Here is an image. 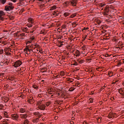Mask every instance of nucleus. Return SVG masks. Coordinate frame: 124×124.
Masks as SVG:
<instances>
[{"mask_svg": "<svg viewBox=\"0 0 124 124\" xmlns=\"http://www.w3.org/2000/svg\"><path fill=\"white\" fill-rule=\"evenodd\" d=\"M24 124H29V121L28 120H25L24 121Z\"/></svg>", "mask_w": 124, "mask_h": 124, "instance_id": "53", "label": "nucleus"}, {"mask_svg": "<svg viewBox=\"0 0 124 124\" xmlns=\"http://www.w3.org/2000/svg\"><path fill=\"white\" fill-rule=\"evenodd\" d=\"M25 33H22L20 34V36H25Z\"/></svg>", "mask_w": 124, "mask_h": 124, "instance_id": "56", "label": "nucleus"}, {"mask_svg": "<svg viewBox=\"0 0 124 124\" xmlns=\"http://www.w3.org/2000/svg\"><path fill=\"white\" fill-rule=\"evenodd\" d=\"M62 29H66V25H63L62 26Z\"/></svg>", "mask_w": 124, "mask_h": 124, "instance_id": "50", "label": "nucleus"}, {"mask_svg": "<svg viewBox=\"0 0 124 124\" xmlns=\"http://www.w3.org/2000/svg\"><path fill=\"white\" fill-rule=\"evenodd\" d=\"M9 79L11 80V81H13V80L15 79V78L14 77H10Z\"/></svg>", "mask_w": 124, "mask_h": 124, "instance_id": "29", "label": "nucleus"}, {"mask_svg": "<svg viewBox=\"0 0 124 124\" xmlns=\"http://www.w3.org/2000/svg\"><path fill=\"white\" fill-rule=\"evenodd\" d=\"M24 52H25L26 54H29V50H25L24 49Z\"/></svg>", "mask_w": 124, "mask_h": 124, "instance_id": "62", "label": "nucleus"}, {"mask_svg": "<svg viewBox=\"0 0 124 124\" xmlns=\"http://www.w3.org/2000/svg\"><path fill=\"white\" fill-rule=\"evenodd\" d=\"M75 53L76 54V57H79V56L81 55V53H80V51L78 50H76Z\"/></svg>", "mask_w": 124, "mask_h": 124, "instance_id": "13", "label": "nucleus"}, {"mask_svg": "<svg viewBox=\"0 0 124 124\" xmlns=\"http://www.w3.org/2000/svg\"><path fill=\"white\" fill-rule=\"evenodd\" d=\"M60 75L61 76H63L64 75V72L62 71L60 72Z\"/></svg>", "mask_w": 124, "mask_h": 124, "instance_id": "38", "label": "nucleus"}, {"mask_svg": "<svg viewBox=\"0 0 124 124\" xmlns=\"http://www.w3.org/2000/svg\"><path fill=\"white\" fill-rule=\"evenodd\" d=\"M34 115L35 116H38V118H41V115H39V112H34Z\"/></svg>", "mask_w": 124, "mask_h": 124, "instance_id": "19", "label": "nucleus"}, {"mask_svg": "<svg viewBox=\"0 0 124 124\" xmlns=\"http://www.w3.org/2000/svg\"><path fill=\"white\" fill-rule=\"evenodd\" d=\"M23 31H24V32H26L27 33H30V31H29V29H28L27 27H23L22 29Z\"/></svg>", "mask_w": 124, "mask_h": 124, "instance_id": "9", "label": "nucleus"}, {"mask_svg": "<svg viewBox=\"0 0 124 124\" xmlns=\"http://www.w3.org/2000/svg\"><path fill=\"white\" fill-rule=\"evenodd\" d=\"M39 118L40 117H37V118H35V119H33L32 120L33 123H38L39 122Z\"/></svg>", "mask_w": 124, "mask_h": 124, "instance_id": "17", "label": "nucleus"}, {"mask_svg": "<svg viewBox=\"0 0 124 124\" xmlns=\"http://www.w3.org/2000/svg\"><path fill=\"white\" fill-rule=\"evenodd\" d=\"M27 26H28V28H31V27H32V24H28Z\"/></svg>", "mask_w": 124, "mask_h": 124, "instance_id": "48", "label": "nucleus"}, {"mask_svg": "<svg viewBox=\"0 0 124 124\" xmlns=\"http://www.w3.org/2000/svg\"><path fill=\"white\" fill-rule=\"evenodd\" d=\"M32 42V41H31V40L30 41H29L28 42H27L26 45L27 46H29V47H31V46L30 45V44H31Z\"/></svg>", "mask_w": 124, "mask_h": 124, "instance_id": "20", "label": "nucleus"}, {"mask_svg": "<svg viewBox=\"0 0 124 124\" xmlns=\"http://www.w3.org/2000/svg\"><path fill=\"white\" fill-rule=\"evenodd\" d=\"M43 101V100H42L41 101H39L37 102V110H45V108H46V106L45 105L43 104V103H42Z\"/></svg>", "mask_w": 124, "mask_h": 124, "instance_id": "1", "label": "nucleus"}, {"mask_svg": "<svg viewBox=\"0 0 124 124\" xmlns=\"http://www.w3.org/2000/svg\"><path fill=\"white\" fill-rule=\"evenodd\" d=\"M34 46H35V47L34 48V49H35L36 48H39V45L37 44H35L34 45Z\"/></svg>", "mask_w": 124, "mask_h": 124, "instance_id": "30", "label": "nucleus"}, {"mask_svg": "<svg viewBox=\"0 0 124 124\" xmlns=\"http://www.w3.org/2000/svg\"><path fill=\"white\" fill-rule=\"evenodd\" d=\"M114 73H113L112 72H108V75L109 76V77H112V76H113V74Z\"/></svg>", "mask_w": 124, "mask_h": 124, "instance_id": "26", "label": "nucleus"}, {"mask_svg": "<svg viewBox=\"0 0 124 124\" xmlns=\"http://www.w3.org/2000/svg\"><path fill=\"white\" fill-rule=\"evenodd\" d=\"M11 117L13 120H18V118H19V116L17 114H12Z\"/></svg>", "mask_w": 124, "mask_h": 124, "instance_id": "6", "label": "nucleus"}, {"mask_svg": "<svg viewBox=\"0 0 124 124\" xmlns=\"http://www.w3.org/2000/svg\"><path fill=\"white\" fill-rule=\"evenodd\" d=\"M5 2H6V0H1V3H2V4H4V3H5Z\"/></svg>", "mask_w": 124, "mask_h": 124, "instance_id": "42", "label": "nucleus"}, {"mask_svg": "<svg viewBox=\"0 0 124 124\" xmlns=\"http://www.w3.org/2000/svg\"><path fill=\"white\" fill-rule=\"evenodd\" d=\"M25 112H26V110L25 109V108H20L19 110V113H25Z\"/></svg>", "mask_w": 124, "mask_h": 124, "instance_id": "21", "label": "nucleus"}, {"mask_svg": "<svg viewBox=\"0 0 124 124\" xmlns=\"http://www.w3.org/2000/svg\"><path fill=\"white\" fill-rule=\"evenodd\" d=\"M3 15H5L4 12L3 11H0V17H2Z\"/></svg>", "mask_w": 124, "mask_h": 124, "instance_id": "23", "label": "nucleus"}, {"mask_svg": "<svg viewBox=\"0 0 124 124\" xmlns=\"http://www.w3.org/2000/svg\"><path fill=\"white\" fill-rule=\"evenodd\" d=\"M89 101L90 103H93V98H90L89 99Z\"/></svg>", "mask_w": 124, "mask_h": 124, "instance_id": "33", "label": "nucleus"}, {"mask_svg": "<svg viewBox=\"0 0 124 124\" xmlns=\"http://www.w3.org/2000/svg\"><path fill=\"white\" fill-rule=\"evenodd\" d=\"M109 11H110L109 7L106 6L104 10V15H108Z\"/></svg>", "mask_w": 124, "mask_h": 124, "instance_id": "3", "label": "nucleus"}, {"mask_svg": "<svg viewBox=\"0 0 124 124\" xmlns=\"http://www.w3.org/2000/svg\"><path fill=\"white\" fill-rule=\"evenodd\" d=\"M84 62H85V60L82 59H80V60H79V63L82 64L84 63Z\"/></svg>", "mask_w": 124, "mask_h": 124, "instance_id": "32", "label": "nucleus"}, {"mask_svg": "<svg viewBox=\"0 0 124 124\" xmlns=\"http://www.w3.org/2000/svg\"><path fill=\"white\" fill-rule=\"evenodd\" d=\"M81 49L82 50H83V51H86L87 47H86V46L83 45L82 47H81Z\"/></svg>", "mask_w": 124, "mask_h": 124, "instance_id": "24", "label": "nucleus"}, {"mask_svg": "<svg viewBox=\"0 0 124 124\" xmlns=\"http://www.w3.org/2000/svg\"><path fill=\"white\" fill-rule=\"evenodd\" d=\"M72 65H78V62H77L76 61H75L72 64Z\"/></svg>", "mask_w": 124, "mask_h": 124, "instance_id": "35", "label": "nucleus"}, {"mask_svg": "<svg viewBox=\"0 0 124 124\" xmlns=\"http://www.w3.org/2000/svg\"><path fill=\"white\" fill-rule=\"evenodd\" d=\"M97 121L98 123H100V122L101 121V118H98Z\"/></svg>", "mask_w": 124, "mask_h": 124, "instance_id": "60", "label": "nucleus"}, {"mask_svg": "<svg viewBox=\"0 0 124 124\" xmlns=\"http://www.w3.org/2000/svg\"><path fill=\"white\" fill-rule=\"evenodd\" d=\"M33 88L35 90H37L38 89V86H37V85H33Z\"/></svg>", "mask_w": 124, "mask_h": 124, "instance_id": "43", "label": "nucleus"}, {"mask_svg": "<svg viewBox=\"0 0 124 124\" xmlns=\"http://www.w3.org/2000/svg\"><path fill=\"white\" fill-rule=\"evenodd\" d=\"M9 18H10V20H13L14 19V16H9Z\"/></svg>", "mask_w": 124, "mask_h": 124, "instance_id": "51", "label": "nucleus"}, {"mask_svg": "<svg viewBox=\"0 0 124 124\" xmlns=\"http://www.w3.org/2000/svg\"><path fill=\"white\" fill-rule=\"evenodd\" d=\"M4 115L6 118H8V116L7 115V112H4Z\"/></svg>", "mask_w": 124, "mask_h": 124, "instance_id": "44", "label": "nucleus"}, {"mask_svg": "<svg viewBox=\"0 0 124 124\" xmlns=\"http://www.w3.org/2000/svg\"><path fill=\"white\" fill-rule=\"evenodd\" d=\"M10 48H9V47H8V48H5V49H4V51H9V50H10Z\"/></svg>", "mask_w": 124, "mask_h": 124, "instance_id": "52", "label": "nucleus"}, {"mask_svg": "<svg viewBox=\"0 0 124 124\" xmlns=\"http://www.w3.org/2000/svg\"><path fill=\"white\" fill-rule=\"evenodd\" d=\"M115 116H116V113H113L112 112H110L109 114L108 117L111 118H114L115 117Z\"/></svg>", "mask_w": 124, "mask_h": 124, "instance_id": "14", "label": "nucleus"}, {"mask_svg": "<svg viewBox=\"0 0 124 124\" xmlns=\"http://www.w3.org/2000/svg\"><path fill=\"white\" fill-rule=\"evenodd\" d=\"M100 7L102 8V10H103V7H104L105 6H106V4H105V3H100L99 4Z\"/></svg>", "mask_w": 124, "mask_h": 124, "instance_id": "12", "label": "nucleus"}, {"mask_svg": "<svg viewBox=\"0 0 124 124\" xmlns=\"http://www.w3.org/2000/svg\"><path fill=\"white\" fill-rule=\"evenodd\" d=\"M64 43V42H63V41L61 42V41H60V43L61 44L60 47H62V45H64V44H63Z\"/></svg>", "mask_w": 124, "mask_h": 124, "instance_id": "39", "label": "nucleus"}, {"mask_svg": "<svg viewBox=\"0 0 124 124\" xmlns=\"http://www.w3.org/2000/svg\"><path fill=\"white\" fill-rule=\"evenodd\" d=\"M20 119H27V118H28V114H21L20 115Z\"/></svg>", "mask_w": 124, "mask_h": 124, "instance_id": "7", "label": "nucleus"}, {"mask_svg": "<svg viewBox=\"0 0 124 124\" xmlns=\"http://www.w3.org/2000/svg\"><path fill=\"white\" fill-rule=\"evenodd\" d=\"M5 10H6V11H10V9L9 8V7L8 6H6L5 7Z\"/></svg>", "mask_w": 124, "mask_h": 124, "instance_id": "22", "label": "nucleus"}, {"mask_svg": "<svg viewBox=\"0 0 124 124\" xmlns=\"http://www.w3.org/2000/svg\"><path fill=\"white\" fill-rule=\"evenodd\" d=\"M46 106H49V105H50V104H51V103L47 102V103H46Z\"/></svg>", "mask_w": 124, "mask_h": 124, "instance_id": "58", "label": "nucleus"}, {"mask_svg": "<svg viewBox=\"0 0 124 124\" xmlns=\"http://www.w3.org/2000/svg\"><path fill=\"white\" fill-rule=\"evenodd\" d=\"M3 109V105L1 104L0 105V110H2Z\"/></svg>", "mask_w": 124, "mask_h": 124, "instance_id": "45", "label": "nucleus"}, {"mask_svg": "<svg viewBox=\"0 0 124 124\" xmlns=\"http://www.w3.org/2000/svg\"><path fill=\"white\" fill-rule=\"evenodd\" d=\"M24 11H25V9L24 8L21 9L20 10V12L21 13H23V12H24Z\"/></svg>", "mask_w": 124, "mask_h": 124, "instance_id": "57", "label": "nucleus"}, {"mask_svg": "<svg viewBox=\"0 0 124 124\" xmlns=\"http://www.w3.org/2000/svg\"><path fill=\"white\" fill-rule=\"evenodd\" d=\"M30 46H26V48H25V51H28L29 52V54L31 53V52H32V49H30Z\"/></svg>", "mask_w": 124, "mask_h": 124, "instance_id": "11", "label": "nucleus"}, {"mask_svg": "<svg viewBox=\"0 0 124 124\" xmlns=\"http://www.w3.org/2000/svg\"><path fill=\"white\" fill-rule=\"evenodd\" d=\"M3 54V49H0V54Z\"/></svg>", "mask_w": 124, "mask_h": 124, "instance_id": "54", "label": "nucleus"}, {"mask_svg": "<svg viewBox=\"0 0 124 124\" xmlns=\"http://www.w3.org/2000/svg\"><path fill=\"white\" fill-rule=\"evenodd\" d=\"M111 55H108V54H106L105 55V57H106V58H110V57H111Z\"/></svg>", "mask_w": 124, "mask_h": 124, "instance_id": "40", "label": "nucleus"}, {"mask_svg": "<svg viewBox=\"0 0 124 124\" xmlns=\"http://www.w3.org/2000/svg\"><path fill=\"white\" fill-rule=\"evenodd\" d=\"M18 5H19V6H21V5H24V4H23V1H21V2L19 3H18Z\"/></svg>", "mask_w": 124, "mask_h": 124, "instance_id": "49", "label": "nucleus"}, {"mask_svg": "<svg viewBox=\"0 0 124 124\" xmlns=\"http://www.w3.org/2000/svg\"><path fill=\"white\" fill-rule=\"evenodd\" d=\"M76 16V14H74L70 16V18H74Z\"/></svg>", "mask_w": 124, "mask_h": 124, "instance_id": "41", "label": "nucleus"}, {"mask_svg": "<svg viewBox=\"0 0 124 124\" xmlns=\"http://www.w3.org/2000/svg\"><path fill=\"white\" fill-rule=\"evenodd\" d=\"M0 20H1V21H3V20H4V18L1 16L0 17Z\"/></svg>", "mask_w": 124, "mask_h": 124, "instance_id": "61", "label": "nucleus"}, {"mask_svg": "<svg viewBox=\"0 0 124 124\" xmlns=\"http://www.w3.org/2000/svg\"><path fill=\"white\" fill-rule=\"evenodd\" d=\"M13 4H12V3H11V2L8 3V5H9V6H13Z\"/></svg>", "mask_w": 124, "mask_h": 124, "instance_id": "63", "label": "nucleus"}, {"mask_svg": "<svg viewBox=\"0 0 124 124\" xmlns=\"http://www.w3.org/2000/svg\"><path fill=\"white\" fill-rule=\"evenodd\" d=\"M55 9H57V6L54 5L52 6H51L50 8V10L52 11V10H55Z\"/></svg>", "mask_w": 124, "mask_h": 124, "instance_id": "18", "label": "nucleus"}, {"mask_svg": "<svg viewBox=\"0 0 124 124\" xmlns=\"http://www.w3.org/2000/svg\"><path fill=\"white\" fill-rule=\"evenodd\" d=\"M51 0H38L39 1H40L41 3H47Z\"/></svg>", "mask_w": 124, "mask_h": 124, "instance_id": "8", "label": "nucleus"}, {"mask_svg": "<svg viewBox=\"0 0 124 124\" xmlns=\"http://www.w3.org/2000/svg\"><path fill=\"white\" fill-rule=\"evenodd\" d=\"M69 16V13H64V16L65 17H67V16Z\"/></svg>", "mask_w": 124, "mask_h": 124, "instance_id": "36", "label": "nucleus"}, {"mask_svg": "<svg viewBox=\"0 0 124 124\" xmlns=\"http://www.w3.org/2000/svg\"><path fill=\"white\" fill-rule=\"evenodd\" d=\"M66 4L68 5H72V6H76L77 5V3H78V0H71L70 1H68L65 2Z\"/></svg>", "mask_w": 124, "mask_h": 124, "instance_id": "2", "label": "nucleus"}, {"mask_svg": "<svg viewBox=\"0 0 124 124\" xmlns=\"http://www.w3.org/2000/svg\"><path fill=\"white\" fill-rule=\"evenodd\" d=\"M55 93V89L50 88L47 91V93H49V94H53Z\"/></svg>", "mask_w": 124, "mask_h": 124, "instance_id": "5", "label": "nucleus"}, {"mask_svg": "<svg viewBox=\"0 0 124 124\" xmlns=\"http://www.w3.org/2000/svg\"><path fill=\"white\" fill-rule=\"evenodd\" d=\"M35 39V36H32L30 38V40L32 41L33 40H34Z\"/></svg>", "mask_w": 124, "mask_h": 124, "instance_id": "28", "label": "nucleus"}, {"mask_svg": "<svg viewBox=\"0 0 124 124\" xmlns=\"http://www.w3.org/2000/svg\"><path fill=\"white\" fill-rule=\"evenodd\" d=\"M106 87H107L106 85H105L104 86V87H101V88L100 89V91H102V90H104V89H105V88H106Z\"/></svg>", "mask_w": 124, "mask_h": 124, "instance_id": "46", "label": "nucleus"}, {"mask_svg": "<svg viewBox=\"0 0 124 124\" xmlns=\"http://www.w3.org/2000/svg\"><path fill=\"white\" fill-rule=\"evenodd\" d=\"M74 90H75V89L74 88V87L70 88L69 89V92H73V91H74Z\"/></svg>", "mask_w": 124, "mask_h": 124, "instance_id": "31", "label": "nucleus"}, {"mask_svg": "<svg viewBox=\"0 0 124 124\" xmlns=\"http://www.w3.org/2000/svg\"><path fill=\"white\" fill-rule=\"evenodd\" d=\"M59 13L58 12L54 11L53 13V15H55L56 16H59Z\"/></svg>", "mask_w": 124, "mask_h": 124, "instance_id": "27", "label": "nucleus"}, {"mask_svg": "<svg viewBox=\"0 0 124 124\" xmlns=\"http://www.w3.org/2000/svg\"><path fill=\"white\" fill-rule=\"evenodd\" d=\"M3 124H8V120H6L3 122Z\"/></svg>", "mask_w": 124, "mask_h": 124, "instance_id": "34", "label": "nucleus"}, {"mask_svg": "<svg viewBox=\"0 0 124 124\" xmlns=\"http://www.w3.org/2000/svg\"><path fill=\"white\" fill-rule=\"evenodd\" d=\"M37 54H39L40 53L41 54L42 53V50L40 49L39 47H38L36 48V51H35Z\"/></svg>", "mask_w": 124, "mask_h": 124, "instance_id": "15", "label": "nucleus"}, {"mask_svg": "<svg viewBox=\"0 0 124 124\" xmlns=\"http://www.w3.org/2000/svg\"><path fill=\"white\" fill-rule=\"evenodd\" d=\"M46 70H47L46 68H43L42 69V72H45V71H46Z\"/></svg>", "mask_w": 124, "mask_h": 124, "instance_id": "55", "label": "nucleus"}, {"mask_svg": "<svg viewBox=\"0 0 124 124\" xmlns=\"http://www.w3.org/2000/svg\"><path fill=\"white\" fill-rule=\"evenodd\" d=\"M29 22L31 23L32 24H34V20L31 18H29Z\"/></svg>", "mask_w": 124, "mask_h": 124, "instance_id": "16", "label": "nucleus"}, {"mask_svg": "<svg viewBox=\"0 0 124 124\" xmlns=\"http://www.w3.org/2000/svg\"><path fill=\"white\" fill-rule=\"evenodd\" d=\"M68 81H69V82H70L71 83H72V82H73V81H74V79H73L72 78H68Z\"/></svg>", "mask_w": 124, "mask_h": 124, "instance_id": "37", "label": "nucleus"}, {"mask_svg": "<svg viewBox=\"0 0 124 124\" xmlns=\"http://www.w3.org/2000/svg\"><path fill=\"white\" fill-rule=\"evenodd\" d=\"M62 36H61L60 37L58 38V41H60L61 39H62Z\"/></svg>", "mask_w": 124, "mask_h": 124, "instance_id": "59", "label": "nucleus"}, {"mask_svg": "<svg viewBox=\"0 0 124 124\" xmlns=\"http://www.w3.org/2000/svg\"><path fill=\"white\" fill-rule=\"evenodd\" d=\"M21 65L22 62H21L20 61H17L16 62L15 64L13 65V66H14V67H19V66H20Z\"/></svg>", "mask_w": 124, "mask_h": 124, "instance_id": "4", "label": "nucleus"}, {"mask_svg": "<svg viewBox=\"0 0 124 124\" xmlns=\"http://www.w3.org/2000/svg\"><path fill=\"white\" fill-rule=\"evenodd\" d=\"M9 6V8H10V9L11 10H12V9H13V8H14V6Z\"/></svg>", "mask_w": 124, "mask_h": 124, "instance_id": "47", "label": "nucleus"}, {"mask_svg": "<svg viewBox=\"0 0 124 124\" xmlns=\"http://www.w3.org/2000/svg\"><path fill=\"white\" fill-rule=\"evenodd\" d=\"M60 75H57V76L55 77L56 78H60Z\"/></svg>", "mask_w": 124, "mask_h": 124, "instance_id": "64", "label": "nucleus"}, {"mask_svg": "<svg viewBox=\"0 0 124 124\" xmlns=\"http://www.w3.org/2000/svg\"><path fill=\"white\" fill-rule=\"evenodd\" d=\"M27 102H28V103H30L31 104V103H32V99H28Z\"/></svg>", "mask_w": 124, "mask_h": 124, "instance_id": "25", "label": "nucleus"}, {"mask_svg": "<svg viewBox=\"0 0 124 124\" xmlns=\"http://www.w3.org/2000/svg\"><path fill=\"white\" fill-rule=\"evenodd\" d=\"M118 92H119V93H120V94H122V95H123V94L124 93V88L119 89L118 90Z\"/></svg>", "mask_w": 124, "mask_h": 124, "instance_id": "10", "label": "nucleus"}]
</instances>
